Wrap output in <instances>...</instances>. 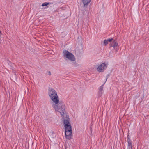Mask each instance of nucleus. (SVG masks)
<instances>
[{"label": "nucleus", "instance_id": "obj_3", "mask_svg": "<svg viewBox=\"0 0 149 149\" xmlns=\"http://www.w3.org/2000/svg\"><path fill=\"white\" fill-rule=\"evenodd\" d=\"M108 66V64L107 63H102L98 65L96 70L99 72H103L106 69Z\"/></svg>", "mask_w": 149, "mask_h": 149}, {"label": "nucleus", "instance_id": "obj_10", "mask_svg": "<svg viewBox=\"0 0 149 149\" xmlns=\"http://www.w3.org/2000/svg\"><path fill=\"white\" fill-rule=\"evenodd\" d=\"M128 147L129 148V149H132V142L131 141H128Z\"/></svg>", "mask_w": 149, "mask_h": 149}, {"label": "nucleus", "instance_id": "obj_11", "mask_svg": "<svg viewBox=\"0 0 149 149\" xmlns=\"http://www.w3.org/2000/svg\"><path fill=\"white\" fill-rule=\"evenodd\" d=\"M49 4V3H47V2H45V3H43L42 4V6H47Z\"/></svg>", "mask_w": 149, "mask_h": 149}, {"label": "nucleus", "instance_id": "obj_6", "mask_svg": "<svg viewBox=\"0 0 149 149\" xmlns=\"http://www.w3.org/2000/svg\"><path fill=\"white\" fill-rule=\"evenodd\" d=\"M112 42H113V43H111L110 44L111 46L113 47L114 49H115L118 46V44L115 40H113Z\"/></svg>", "mask_w": 149, "mask_h": 149}, {"label": "nucleus", "instance_id": "obj_9", "mask_svg": "<svg viewBox=\"0 0 149 149\" xmlns=\"http://www.w3.org/2000/svg\"><path fill=\"white\" fill-rule=\"evenodd\" d=\"M103 85H102L100 87L99 91V93H102V92H103Z\"/></svg>", "mask_w": 149, "mask_h": 149}, {"label": "nucleus", "instance_id": "obj_1", "mask_svg": "<svg viewBox=\"0 0 149 149\" xmlns=\"http://www.w3.org/2000/svg\"><path fill=\"white\" fill-rule=\"evenodd\" d=\"M48 94L52 101V106L55 111L59 113L62 118L66 116L65 104L63 102L59 101L56 91L53 89L50 88Z\"/></svg>", "mask_w": 149, "mask_h": 149}, {"label": "nucleus", "instance_id": "obj_8", "mask_svg": "<svg viewBox=\"0 0 149 149\" xmlns=\"http://www.w3.org/2000/svg\"><path fill=\"white\" fill-rule=\"evenodd\" d=\"M84 6L87 5L90 2L91 0H82Z\"/></svg>", "mask_w": 149, "mask_h": 149}, {"label": "nucleus", "instance_id": "obj_4", "mask_svg": "<svg viewBox=\"0 0 149 149\" xmlns=\"http://www.w3.org/2000/svg\"><path fill=\"white\" fill-rule=\"evenodd\" d=\"M65 138L68 139H71L72 136L71 128L70 129H65Z\"/></svg>", "mask_w": 149, "mask_h": 149}, {"label": "nucleus", "instance_id": "obj_7", "mask_svg": "<svg viewBox=\"0 0 149 149\" xmlns=\"http://www.w3.org/2000/svg\"><path fill=\"white\" fill-rule=\"evenodd\" d=\"M113 39L112 38H109L105 40H104V42L105 45H107L109 42H112Z\"/></svg>", "mask_w": 149, "mask_h": 149}, {"label": "nucleus", "instance_id": "obj_2", "mask_svg": "<svg viewBox=\"0 0 149 149\" xmlns=\"http://www.w3.org/2000/svg\"><path fill=\"white\" fill-rule=\"evenodd\" d=\"M63 56L66 59H68L71 61H75L74 56L71 53L66 50H64L63 52Z\"/></svg>", "mask_w": 149, "mask_h": 149}, {"label": "nucleus", "instance_id": "obj_5", "mask_svg": "<svg viewBox=\"0 0 149 149\" xmlns=\"http://www.w3.org/2000/svg\"><path fill=\"white\" fill-rule=\"evenodd\" d=\"M63 124L65 129L71 128V126L69 121V119L68 118H67L66 119H65L64 120Z\"/></svg>", "mask_w": 149, "mask_h": 149}]
</instances>
